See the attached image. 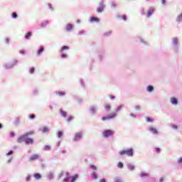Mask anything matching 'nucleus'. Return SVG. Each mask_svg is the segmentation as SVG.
I'll use <instances>...</instances> for the list:
<instances>
[{"mask_svg": "<svg viewBox=\"0 0 182 182\" xmlns=\"http://www.w3.org/2000/svg\"><path fill=\"white\" fill-rule=\"evenodd\" d=\"M116 116H117V114H116L115 112H112L109 115H108L107 117H103L102 118V120L103 122H105L106 120H112V119H114V117H116Z\"/></svg>", "mask_w": 182, "mask_h": 182, "instance_id": "3", "label": "nucleus"}, {"mask_svg": "<svg viewBox=\"0 0 182 182\" xmlns=\"http://www.w3.org/2000/svg\"><path fill=\"white\" fill-rule=\"evenodd\" d=\"M43 50H45L43 47H40L39 49L37 51V55L41 56V55H42V53H43Z\"/></svg>", "mask_w": 182, "mask_h": 182, "instance_id": "11", "label": "nucleus"}, {"mask_svg": "<svg viewBox=\"0 0 182 182\" xmlns=\"http://www.w3.org/2000/svg\"><path fill=\"white\" fill-rule=\"evenodd\" d=\"M30 73H33V72H35V68H31L29 70Z\"/></svg>", "mask_w": 182, "mask_h": 182, "instance_id": "37", "label": "nucleus"}, {"mask_svg": "<svg viewBox=\"0 0 182 182\" xmlns=\"http://www.w3.org/2000/svg\"><path fill=\"white\" fill-rule=\"evenodd\" d=\"M146 1H149V0H146Z\"/></svg>", "mask_w": 182, "mask_h": 182, "instance_id": "58", "label": "nucleus"}, {"mask_svg": "<svg viewBox=\"0 0 182 182\" xmlns=\"http://www.w3.org/2000/svg\"><path fill=\"white\" fill-rule=\"evenodd\" d=\"M117 167H118L119 168H123V163L119 162V163L118 164V165H117Z\"/></svg>", "mask_w": 182, "mask_h": 182, "instance_id": "30", "label": "nucleus"}, {"mask_svg": "<svg viewBox=\"0 0 182 182\" xmlns=\"http://www.w3.org/2000/svg\"><path fill=\"white\" fill-rule=\"evenodd\" d=\"M177 42H178V39H177V38L173 39V43H174V45H177Z\"/></svg>", "mask_w": 182, "mask_h": 182, "instance_id": "31", "label": "nucleus"}, {"mask_svg": "<svg viewBox=\"0 0 182 182\" xmlns=\"http://www.w3.org/2000/svg\"><path fill=\"white\" fill-rule=\"evenodd\" d=\"M178 163H179V164H181L182 163V158H180L178 160Z\"/></svg>", "mask_w": 182, "mask_h": 182, "instance_id": "45", "label": "nucleus"}, {"mask_svg": "<svg viewBox=\"0 0 182 182\" xmlns=\"http://www.w3.org/2000/svg\"><path fill=\"white\" fill-rule=\"evenodd\" d=\"M156 153H160V149L159 148H156Z\"/></svg>", "mask_w": 182, "mask_h": 182, "instance_id": "49", "label": "nucleus"}, {"mask_svg": "<svg viewBox=\"0 0 182 182\" xmlns=\"http://www.w3.org/2000/svg\"><path fill=\"white\" fill-rule=\"evenodd\" d=\"M111 99L113 100V99H115L114 96L111 97Z\"/></svg>", "mask_w": 182, "mask_h": 182, "instance_id": "54", "label": "nucleus"}, {"mask_svg": "<svg viewBox=\"0 0 182 182\" xmlns=\"http://www.w3.org/2000/svg\"><path fill=\"white\" fill-rule=\"evenodd\" d=\"M26 181H31V176H27L26 177Z\"/></svg>", "mask_w": 182, "mask_h": 182, "instance_id": "36", "label": "nucleus"}, {"mask_svg": "<svg viewBox=\"0 0 182 182\" xmlns=\"http://www.w3.org/2000/svg\"><path fill=\"white\" fill-rule=\"evenodd\" d=\"M61 58H68V55L65 54V53H62L61 54Z\"/></svg>", "mask_w": 182, "mask_h": 182, "instance_id": "38", "label": "nucleus"}, {"mask_svg": "<svg viewBox=\"0 0 182 182\" xmlns=\"http://www.w3.org/2000/svg\"><path fill=\"white\" fill-rule=\"evenodd\" d=\"M72 120H73V117H72V116L68 117V118L67 119V122L68 123L72 122Z\"/></svg>", "mask_w": 182, "mask_h": 182, "instance_id": "28", "label": "nucleus"}, {"mask_svg": "<svg viewBox=\"0 0 182 182\" xmlns=\"http://www.w3.org/2000/svg\"><path fill=\"white\" fill-rule=\"evenodd\" d=\"M11 154H14V151H9L6 154V156H11Z\"/></svg>", "mask_w": 182, "mask_h": 182, "instance_id": "40", "label": "nucleus"}, {"mask_svg": "<svg viewBox=\"0 0 182 182\" xmlns=\"http://www.w3.org/2000/svg\"><path fill=\"white\" fill-rule=\"evenodd\" d=\"M136 110H140V106L137 105L136 107H135Z\"/></svg>", "mask_w": 182, "mask_h": 182, "instance_id": "48", "label": "nucleus"}, {"mask_svg": "<svg viewBox=\"0 0 182 182\" xmlns=\"http://www.w3.org/2000/svg\"><path fill=\"white\" fill-rule=\"evenodd\" d=\"M171 102L172 105H178V102L177 101V99L176 97H172L171 99Z\"/></svg>", "mask_w": 182, "mask_h": 182, "instance_id": "13", "label": "nucleus"}, {"mask_svg": "<svg viewBox=\"0 0 182 182\" xmlns=\"http://www.w3.org/2000/svg\"><path fill=\"white\" fill-rule=\"evenodd\" d=\"M119 18H121L124 21H127V16H119Z\"/></svg>", "mask_w": 182, "mask_h": 182, "instance_id": "29", "label": "nucleus"}, {"mask_svg": "<svg viewBox=\"0 0 182 182\" xmlns=\"http://www.w3.org/2000/svg\"><path fill=\"white\" fill-rule=\"evenodd\" d=\"M42 132H43V133H48V132H49V129H48L47 127H44L42 129Z\"/></svg>", "mask_w": 182, "mask_h": 182, "instance_id": "21", "label": "nucleus"}, {"mask_svg": "<svg viewBox=\"0 0 182 182\" xmlns=\"http://www.w3.org/2000/svg\"><path fill=\"white\" fill-rule=\"evenodd\" d=\"M60 113L62 114V116H63V117H66V114H68V113L66 112H65L64 110L60 109Z\"/></svg>", "mask_w": 182, "mask_h": 182, "instance_id": "25", "label": "nucleus"}, {"mask_svg": "<svg viewBox=\"0 0 182 182\" xmlns=\"http://www.w3.org/2000/svg\"><path fill=\"white\" fill-rule=\"evenodd\" d=\"M31 36H32V32H28L26 33L25 38L26 39H31Z\"/></svg>", "mask_w": 182, "mask_h": 182, "instance_id": "15", "label": "nucleus"}, {"mask_svg": "<svg viewBox=\"0 0 182 182\" xmlns=\"http://www.w3.org/2000/svg\"><path fill=\"white\" fill-rule=\"evenodd\" d=\"M10 161H11V159H10V160H9V163H10Z\"/></svg>", "mask_w": 182, "mask_h": 182, "instance_id": "57", "label": "nucleus"}, {"mask_svg": "<svg viewBox=\"0 0 182 182\" xmlns=\"http://www.w3.org/2000/svg\"><path fill=\"white\" fill-rule=\"evenodd\" d=\"M69 49V47L67 46H64L60 48V52H63V50H68Z\"/></svg>", "mask_w": 182, "mask_h": 182, "instance_id": "19", "label": "nucleus"}, {"mask_svg": "<svg viewBox=\"0 0 182 182\" xmlns=\"http://www.w3.org/2000/svg\"><path fill=\"white\" fill-rule=\"evenodd\" d=\"M10 135H11V137H14V136H15V133L14 132H11Z\"/></svg>", "mask_w": 182, "mask_h": 182, "instance_id": "47", "label": "nucleus"}, {"mask_svg": "<svg viewBox=\"0 0 182 182\" xmlns=\"http://www.w3.org/2000/svg\"><path fill=\"white\" fill-rule=\"evenodd\" d=\"M69 181V178H65V181Z\"/></svg>", "mask_w": 182, "mask_h": 182, "instance_id": "53", "label": "nucleus"}, {"mask_svg": "<svg viewBox=\"0 0 182 182\" xmlns=\"http://www.w3.org/2000/svg\"><path fill=\"white\" fill-rule=\"evenodd\" d=\"M90 168H92V170H97V168L95 165H90Z\"/></svg>", "mask_w": 182, "mask_h": 182, "instance_id": "35", "label": "nucleus"}, {"mask_svg": "<svg viewBox=\"0 0 182 182\" xmlns=\"http://www.w3.org/2000/svg\"><path fill=\"white\" fill-rule=\"evenodd\" d=\"M20 53H21V55L25 54V50H20Z\"/></svg>", "mask_w": 182, "mask_h": 182, "instance_id": "43", "label": "nucleus"}, {"mask_svg": "<svg viewBox=\"0 0 182 182\" xmlns=\"http://www.w3.org/2000/svg\"><path fill=\"white\" fill-rule=\"evenodd\" d=\"M34 133H35V132L31 131V132H26V133L24 134V136H25L26 137H28V136H31V135H32V134H34Z\"/></svg>", "mask_w": 182, "mask_h": 182, "instance_id": "16", "label": "nucleus"}, {"mask_svg": "<svg viewBox=\"0 0 182 182\" xmlns=\"http://www.w3.org/2000/svg\"><path fill=\"white\" fill-rule=\"evenodd\" d=\"M115 182H121L120 181H119V180H117Z\"/></svg>", "mask_w": 182, "mask_h": 182, "instance_id": "56", "label": "nucleus"}, {"mask_svg": "<svg viewBox=\"0 0 182 182\" xmlns=\"http://www.w3.org/2000/svg\"><path fill=\"white\" fill-rule=\"evenodd\" d=\"M100 182H106V179H105V178L100 179Z\"/></svg>", "mask_w": 182, "mask_h": 182, "instance_id": "50", "label": "nucleus"}, {"mask_svg": "<svg viewBox=\"0 0 182 182\" xmlns=\"http://www.w3.org/2000/svg\"><path fill=\"white\" fill-rule=\"evenodd\" d=\"M29 117L30 119H33L35 117V114H31Z\"/></svg>", "mask_w": 182, "mask_h": 182, "instance_id": "46", "label": "nucleus"}, {"mask_svg": "<svg viewBox=\"0 0 182 182\" xmlns=\"http://www.w3.org/2000/svg\"><path fill=\"white\" fill-rule=\"evenodd\" d=\"M2 128V124H0V129Z\"/></svg>", "mask_w": 182, "mask_h": 182, "instance_id": "55", "label": "nucleus"}, {"mask_svg": "<svg viewBox=\"0 0 182 182\" xmlns=\"http://www.w3.org/2000/svg\"><path fill=\"white\" fill-rule=\"evenodd\" d=\"M146 119L148 123H153V122H154V119L150 117H146Z\"/></svg>", "mask_w": 182, "mask_h": 182, "instance_id": "20", "label": "nucleus"}, {"mask_svg": "<svg viewBox=\"0 0 182 182\" xmlns=\"http://www.w3.org/2000/svg\"><path fill=\"white\" fill-rule=\"evenodd\" d=\"M149 132L154 133V134H157L159 133V131H157V129L153 127H149Z\"/></svg>", "mask_w": 182, "mask_h": 182, "instance_id": "8", "label": "nucleus"}, {"mask_svg": "<svg viewBox=\"0 0 182 182\" xmlns=\"http://www.w3.org/2000/svg\"><path fill=\"white\" fill-rule=\"evenodd\" d=\"M26 144H33V139L31 138L26 137Z\"/></svg>", "mask_w": 182, "mask_h": 182, "instance_id": "9", "label": "nucleus"}, {"mask_svg": "<svg viewBox=\"0 0 182 182\" xmlns=\"http://www.w3.org/2000/svg\"><path fill=\"white\" fill-rule=\"evenodd\" d=\"M26 136L24 135L21 136L18 140H17V143H23V141L26 143Z\"/></svg>", "mask_w": 182, "mask_h": 182, "instance_id": "5", "label": "nucleus"}, {"mask_svg": "<svg viewBox=\"0 0 182 182\" xmlns=\"http://www.w3.org/2000/svg\"><path fill=\"white\" fill-rule=\"evenodd\" d=\"M122 108L123 105H121L115 109V112H120V110H122Z\"/></svg>", "mask_w": 182, "mask_h": 182, "instance_id": "22", "label": "nucleus"}, {"mask_svg": "<svg viewBox=\"0 0 182 182\" xmlns=\"http://www.w3.org/2000/svg\"><path fill=\"white\" fill-rule=\"evenodd\" d=\"M45 150H50V146H45Z\"/></svg>", "mask_w": 182, "mask_h": 182, "instance_id": "41", "label": "nucleus"}, {"mask_svg": "<svg viewBox=\"0 0 182 182\" xmlns=\"http://www.w3.org/2000/svg\"><path fill=\"white\" fill-rule=\"evenodd\" d=\"M105 9V4H103V1L100 2V6L97 9V12L100 13L103 12V10Z\"/></svg>", "mask_w": 182, "mask_h": 182, "instance_id": "4", "label": "nucleus"}, {"mask_svg": "<svg viewBox=\"0 0 182 182\" xmlns=\"http://www.w3.org/2000/svg\"><path fill=\"white\" fill-rule=\"evenodd\" d=\"M100 21V20L97 17H91L90 18V22H91V23H93V22L99 23Z\"/></svg>", "mask_w": 182, "mask_h": 182, "instance_id": "7", "label": "nucleus"}, {"mask_svg": "<svg viewBox=\"0 0 182 182\" xmlns=\"http://www.w3.org/2000/svg\"><path fill=\"white\" fill-rule=\"evenodd\" d=\"M90 112H91V113H95V112H96V108L92 107V108L90 109Z\"/></svg>", "mask_w": 182, "mask_h": 182, "instance_id": "39", "label": "nucleus"}, {"mask_svg": "<svg viewBox=\"0 0 182 182\" xmlns=\"http://www.w3.org/2000/svg\"><path fill=\"white\" fill-rule=\"evenodd\" d=\"M159 181L160 182H163L164 181V178H160Z\"/></svg>", "mask_w": 182, "mask_h": 182, "instance_id": "52", "label": "nucleus"}, {"mask_svg": "<svg viewBox=\"0 0 182 182\" xmlns=\"http://www.w3.org/2000/svg\"><path fill=\"white\" fill-rule=\"evenodd\" d=\"M92 178H94L95 180H97V175L95 172H93V173H92Z\"/></svg>", "mask_w": 182, "mask_h": 182, "instance_id": "26", "label": "nucleus"}, {"mask_svg": "<svg viewBox=\"0 0 182 182\" xmlns=\"http://www.w3.org/2000/svg\"><path fill=\"white\" fill-rule=\"evenodd\" d=\"M119 154L120 156H124V154H126L127 156L132 157V156H133V149L121 151H119Z\"/></svg>", "mask_w": 182, "mask_h": 182, "instance_id": "1", "label": "nucleus"}, {"mask_svg": "<svg viewBox=\"0 0 182 182\" xmlns=\"http://www.w3.org/2000/svg\"><path fill=\"white\" fill-rule=\"evenodd\" d=\"M128 168H129L130 170L133 171V170H134V165L131 164V165H129Z\"/></svg>", "mask_w": 182, "mask_h": 182, "instance_id": "32", "label": "nucleus"}, {"mask_svg": "<svg viewBox=\"0 0 182 182\" xmlns=\"http://www.w3.org/2000/svg\"><path fill=\"white\" fill-rule=\"evenodd\" d=\"M83 136V134L82 132H78L75 134V138L73 139L74 141H76V140H79V139H82Z\"/></svg>", "mask_w": 182, "mask_h": 182, "instance_id": "6", "label": "nucleus"}, {"mask_svg": "<svg viewBox=\"0 0 182 182\" xmlns=\"http://www.w3.org/2000/svg\"><path fill=\"white\" fill-rule=\"evenodd\" d=\"M72 29H73V25L68 24L66 26V31H68V32H70V31H72Z\"/></svg>", "mask_w": 182, "mask_h": 182, "instance_id": "12", "label": "nucleus"}, {"mask_svg": "<svg viewBox=\"0 0 182 182\" xmlns=\"http://www.w3.org/2000/svg\"><path fill=\"white\" fill-rule=\"evenodd\" d=\"M130 116H131L132 117H136V115H134V114H130Z\"/></svg>", "mask_w": 182, "mask_h": 182, "instance_id": "51", "label": "nucleus"}, {"mask_svg": "<svg viewBox=\"0 0 182 182\" xmlns=\"http://www.w3.org/2000/svg\"><path fill=\"white\" fill-rule=\"evenodd\" d=\"M153 12H154V9H150L147 13L148 18H150L151 15H153Z\"/></svg>", "mask_w": 182, "mask_h": 182, "instance_id": "14", "label": "nucleus"}, {"mask_svg": "<svg viewBox=\"0 0 182 182\" xmlns=\"http://www.w3.org/2000/svg\"><path fill=\"white\" fill-rule=\"evenodd\" d=\"M34 177H35V178H36L37 180H39V178H41V174L40 173H36V174H34Z\"/></svg>", "mask_w": 182, "mask_h": 182, "instance_id": "23", "label": "nucleus"}, {"mask_svg": "<svg viewBox=\"0 0 182 182\" xmlns=\"http://www.w3.org/2000/svg\"><path fill=\"white\" fill-rule=\"evenodd\" d=\"M162 5H166V0H161Z\"/></svg>", "mask_w": 182, "mask_h": 182, "instance_id": "44", "label": "nucleus"}, {"mask_svg": "<svg viewBox=\"0 0 182 182\" xmlns=\"http://www.w3.org/2000/svg\"><path fill=\"white\" fill-rule=\"evenodd\" d=\"M63 135V133L62 132H58V136L59 138L62 137Z\"/></svg>", "mask_w": 182, "mask_h": 182, "instance_id": "34", "label": "nucleus"}, {"mask_svg": "<svg viewBox=\"0 0 182 182\" xmlns=\"http://www.w3.org/2000/svg\"><path fill=\"white\" fill-rule=\"evenodd\" d=\"M48 25V22H44L41 23V26H46Z\"/></svg>", "mask_w": 182, "mask_h": 182, "instance_id": "42", "label": "nucleus"}, {"mask_svg": "<svg viewBox=\"0 0 182 182\" xmlns=\"http://www.w3.org/2000/svg\"><path fill=\"white\" fill-rule=\"evenodd\" d=\"M113 134H114V131L111 129H107L102 132V136L105 138L110 137V136H113Z\"/></svg>", "mask_w": 182, "mask_h": 182, "instance_id": "2", "label": "nucleus"}, {"mask_svg": "<svg viewBox=\"0 0 182 182\" xmlns=\"http://www.w3.org/2000/svg\"><path fill=\"white\" fill-rule=\"evenodd\" d=\"M38 159H39V155L34 154L31 156L29 160L30 161H33L34 160H38Z\"/></svg>", "mask_w": 182, "mask_h": 182, "instance_id": "10", "label": "nucleus"}, {"mask_svg": "<svg viewBox=\"0 0 182 182\" xmlns=\"http://www.w3.org/2000/svg\"><path fill=\"white\" fill-rule=\"evenodd\" d=\"M57 93L58 94L59 96H65V92H62V91H58Z\"/></svg>", "mask_w": 182, "mask_h": 182, "instance_id": "27", "label": "nucleus"}, {"mask_svg": "<svg viewBox=\"0 0 182 182\" xmlns=\"http://www.w3.org/2000/svg\"><path fill=\"white\" fill-rule=\"evenodd\" d=\"M77 177H78L77 175H75L74 176H73V177H72L71 182H75L76 180H77Z\"/></svg>", "mask_w": 182, "mask_h": 182, "instance_id": "24", "label": "nucleus"}, {"mask_svg": "<svg viewBox=\"0 0 182 182\" xmlns=\"http://www.w3.org/2000/svg\"><path fill=\"white\" fill-rule=\"evenodd\" d=\"M153 90H154V87H153V86L149 85V86L147 87V91H148V92H153Z\"/></svg>", "mask_w": 182, "mask_h": 182, "instance_id": "18", "label": "nucleus"}, {"mask_svg": "<svg viewBox=\"0 0 182 182\" xmlns=\"http://www.w3.org/2000/svg\"><path fill=\"white\" fill-rule=\"evenodd\" d=\"M105 110H107V112H109V110L112 109V107H110V105H109V104L105 105Z\"/></svg>", "mask_w": 182, "mask_h": 182, "instance_id": "17", "label": "nucleus"}, {"mask_svg": "<svg viewBox=\"0 0 182 182\" xmlns=\"http://www.w3.org/2000/svg\"><path fill=\"white\" fill-rule=\"evenodd\" d=\"M12 18H14V19H16V18H18V14H16V13H13V14H12Z\"/></svg>", "mask_w": 182, "mask_h": 182, "instance_id": "33", "label": "nucleus"}]
</instances>
